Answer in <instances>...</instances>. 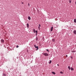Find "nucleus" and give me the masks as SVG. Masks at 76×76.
I'll list each match as a JSON object with an SVG mask.
<instances>
[{"label": "nucleus", "mask_w": 76, "mask_h": 76, "mask_svg": "<svg viewBox=\"0 0 76 76\" xmlns=\"http://www.w3.org/2000/svg\"><path fill=\"white\" fill-rule=\"evenodd\" d=\"M43 55H44L45 56H48V54L47 53H43Z\"/></svg>", "instance_id": "f257e3e1"}, {"label": "nucleus", "mask_w": 76, "mask_h": 76, "mask_svg": "<svg viewBox=\"0 0 76 76\" xmlns=\"http://www.w3.org/2000/svg\"><path fill=\"white\" fill-rule=\"evenodd\" d=\"M34 47L36 48H37V50H38V46H36V45H34Z\"/></svg>", "instance_id": "f03ea898"}, {"label": "nucleus", "mask_w": 76, "mask_h": 76, "mask_svg": "<svg viewBox=\"0 0 76 76\" xmlns=\"http://www.w3.org/2000/svg\"><path fill=\"white\" fill-rule=\"evenodd\" d=\"M73 33L74 34H76V30H74L73 31Z\"/></svg>", "instance_id": "7ed1b4c3"}, {"label": "nucleus", "mask_w": 76, "mask_h": 76, "mask_svg": "<svg viewBox=\"0 0 76 76\" xmlns=\"http://www.w3.org/2000/svg\"><path fill=\"white\" fill-rule=\"evenodd\" d=\"M1 42H3H3H4V41L3 39H1Z\"/></svg>", "instance_id": "20e7f679"}, {"label": "nucleus", "mask_w": 76, "mask_h": 76, "mask_svg": "<svg viewBox=\"0 0 76 76\" xmlns=\"http://www.w3.org/2000/svg\"><path fill=\"white\" fill-rule=\"evenodd\" d=\"M53 27H52L51 28V31H53Z\"/></svg>", "instance_id": "39448f33"}, {"label": "nucleus", "mask_w": 76, "mask_h": 76, "mask_svg": "<svg viewBox=\"0 0 76 76\" xmlns=\"http://www.w3.org/2000/svg\"><path fill=\"white\" fill-rule=\"evenodd\" d=\"M27 27L28 28H29V24L28 23H27Z\"/></svg>", "instance_id": "423d86ee"}, {"label": "nucleus", "mask_w": 76, "mask_h": 76, "mask_svg": "<svg viewBox=\"0 0 76 76\" xmlns=\"http://www.w3.org/2000/svg\"><path fill=\"white\" fill-rule=\"evenodd\" d=\"M52 74H53V75H56V73L54 72H52Z\"/></svg>", "instance_id": "0eeeda50"}, {"label": "nucleus", "mask_w": 76, "mask_h": 76, "mask_svg": "<svg viewBox=\"0 0 76 76\" xmlns=\"http://www.w3.org/2000/svg\"><path fill=\"white\" fill-rule=\"evenodd\" d=\"M71 70H74V69H73V68L72 67H71Z\"/></svg>", "instance_id": "6e6552de"}, {"label": "nucleus", "mask_w": 76, "mask_h": 76, "mask_svg": "<svg viewBox=\"0 0 76 76\" xmlns=\"http://www.w3.org/2000/svg\"><path fill=\"white\" fill-rule=\"evenodd\" d=\"M28 19H29V20H31V17H30L29 16L28 17Z\"/></svg>", "instance_id": "1a4fd4ad"}, {"label": "nucleus", "mask_w": 76, "mask_h": 76, "mask_svg": "<svg viewBox=\"0 0 76 76\" xmlns=\"http://www.w3.org/2000/svg\"><path fill=\"white\" fill-rule=\"evenodd\" d=\"M49 61L50 62H49V64H51V61L50 60Z\"/></svg>", "instance_id": "9d476101"}, {"label": "nucleus", "mask_w": 76, "mask_h": 76, "mask_svg": "<svg viewBox=\"0 0 76 76\" xmlns=\"http://www.w3.org/2000/svg\"><path fill=\"white\" fill-rule=\"evenodd\" d=\"M33 32L34 33H35L36 32L35 30L34 29H33Z\"/></svg>", "instance_id": "9b49d317"}, {"label": "nucleus", "mask_w": 76, "mask_h": 76, "mask_svg": "<svg viewBox=\"0 0 76 76\" xmlns=\"http://www.w3.org/2000/svg\"><path fill=\"white\" fill-rule=\"evenodd\" d=\"M74 22H75V23H76V19H75L74 20Z\"/></svg>", "instance_id": "f8f14e48"}, {"label": "nucleus", "mask_w": 76, "mask_h": 76, "mask_svg": "<svg viewBox=\"0 0 76 76\" xmlns=\"http://www.w3.org/2000/svg\"><path fill=\"white\" fill-rule=\"evenodd\" d=\"M68 68L69 70H70V66H68Z\"/></svg>", "instance_id": "ddd939ff"}, {"label": "nucleus", "mask_w": 76, "mask_h": 76, "mask_svg": "<svg viewBox=\"0 0 76 76\" xmlns=\"http://www.w3.org/2000/svg\"><path fill=\"white\" fill-rule=\"evenodd\" d=\"M54 41H55L54 39H52V42H54Z\"/></svg>", "instance_id": "4468645a"}, {"label": "nucleus", "mask_w": 76, "mask_h": 76, "mask_svg": "<svg viewBox=\"0 0 76 76\" xmlns=\"http://www.w3.org/2000/svg\"><path fill=\"white\" fill-rule=\"evenodd\" d=\"M36 35L37 34V33H38V31H37V30H36Z\"/></svg>", "instance_id": "2eb2a0df"}, {"label": "nucleus", "mask_w": 76, "mask_h": 76, "mask_svg": "<svg viewBox=\"0 0 76 76\" xmlns=\"http://www.w3.org/2000/svg\"><path fill=\"white\" fill-rule=\"evenodd\" d=\"M60 73H61V74H63V72H60Z\"/></svg>", "instance_id": "dca6fc26"}, {"label": "nucleus", "mask_w": 76, "mask_h": 76, "mask_svg": "<svg viewBox=\"0 0 76 76\" xmlns=\"http://www.w3.org/2000/svg\"><path fill=\"white\" fill-rule=\"evenodd\" d=\"M38 28L39 30H40V27H38Z\"/></svg>", "instance_id": "f3484780"}, {"label": "nucleus", "mask_w": 76, "mask_h": 76, "mask_svg": "<svg viewBox=\"0 0 76 76\" xmlns=\"http://www.w3.org/2000/svg\"><path fill=\"white\" fill-rule=\"evenodd\" d=\"M39 27H41V25H40V24H39Z\"/></svg>", "instance_id": "a211bd4d"}, {"label": "nucleus", "mask_w": 76, "mask_h": 76, "mask_svg": "<svg viewBox=\"0 0 76 76\" xmlns=\"http://www.w3.org/2000/svg\"><path fill=\"white\" fill-rule=\"evenodd\" d=\"M36 40H38V37H36Z\"/></svg>", "instance_id": "6ab92c4d"}, {"label": "nucleus", "mask_w": 76, "mask_h": 76, "mask_svg": "<svg viewBox=\"0 0 76 76\" xmlns=\"http://www.w3.org/2000/svg\"><path fill=\"white\" fill-rule=\"evenodd\" d=\"M18 47H19V46H17L16 48H18Z\"/></svg>", "instance_id": "aec40b11"}, {"label": "nucleus", "mask_w": 76, "mask_h": 76, "mask_svg": "<svg viewBox=\"0 0 76 76\" xmlns=\"http://www.w3.org/2000/svg\"><path fill=\"white\" fill-rule=\"evenodd\" d=\"M72 52V53H75V52H76V51H73Z\"/></svg>", "instance_id": "412c9836"}, {"label": "nucleus", "mask_w": 76, "mask_h": 76, "mask_svg": "<svg viewBox=\"0 0 76 76\" xmlns=\"http://www.w3.org/2000/svg\"><path fill=\"white\" fill-rule=\"evenodd\" d=\"M3 75H4V76H6V74H3Z\"/></svg>", "instance_id": "4be33fe9"}, {"label": "nucleus", "mask_w": 76, "mask_h": 76, "mask_svg": "<svg viewBox=\"0 0 76 76\" xmlns=\"http://www.w3.org/2000/svg\"><path fill=\"white\" fill-rule=\"evenodd\" d=\"M47 51H48V52L49 51V50H47Z\"/></svg>", "instance_id": "5701e85b"}, {"label": "nucleus", "mask_w": 76, "mask_h": 76, "mask_svg": "<svg viewBox=\"0 0 76 76\" xmlns=\"http://www.w3.org/2000/svg\"><path fill=\"white\" fill-rule=\"evenodd\" d=\"M21 4H23V2H22Z\"/></svg>", "instance_id": "b1692460"}, {"label": "nucleus", "mask_w": 76, "mask_h": 76, "mask_svg": "<svg viewBox=\"0 0 76 76\" xmlns=\"http://www.w3.org/2000/svg\"><path fill=\"white\" fill-rule=\"evenodd\" d=\"M69 3H71V1H69Z\"/></svg>", "instance_id": "393cba45"}, {"label": "nucleus", "mask_w": 76, "mask_h": 76, "mask_svg": "<svg viewBox=\"0 0 76 76\" xmlns=\"http://www.w3.org/2000/svg\"><path fill=\"white\" fill-rule=\"evenodd\" d=\"M57 66H59V65L58 64H57Z\"/></svg>", "instance_id": "a878e982"}, {"label": "nucleus", "mask_w": 76, "mask_h": 76, "mask_svg": "<svg viewBox=\"0 0 76 76\" xmlns=\"http://www.w3.org/2000/svg\"><path fill=\"white\" fill-rule=\"evenodd\" d=\"M66 57H68V56L67 55H66Z\"/></svg>", "instance_id": "bb28decb"}, {"label": "nucleus", "mask_w": 76, "mask_h": 76, "mask_svg": "<svg viewBox=\"0 0 76 76\" xmlns=\"http://www.w3.org/2000/svg\"><path fill=\"white\" fill-rule=\"evenodd\" d=\"M28 6H29V4H28Z\"/></svg>", "instance_id": "cd10ccee"}, {"label": "nucleus", "mask_w": 76, "mask_h": 76, "mask_svg": "<svg viewBox=\"0 0 76 76\" xmlns=\"http://www.w3.org/2000/svg\"><path fill=\"white\" fill-rule=\"evenodd\" d=\"M75 4L76 5V1L75 2Z\"/></svg>", "instance_id": "c85d7f7f"}, {"label": "nucleus", "mask_w": 76, "mask_h": 76, "mask_svg": "<svg viewBox=\"0 0 76 76\" xmlns=\"http://www.w3.org/2000/svg\"><path fill=\"white\" fill-rule=\"evenodd\" d=\"M72 58V57H71V58Z\"/></svg>", "instance_id": "c756f323"}]
</instances>
